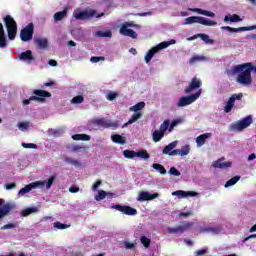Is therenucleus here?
<instances>
[{
	"label": "nucleus",
	"instance_id": "51",
	"mask_svg": "<svg viewBox=\"0 0 256 256\" xmlns=\"http://www.w3.org/2000/svg\"><path fill=\"white\" fill-rule=\"evenodd\" d=\"M203 59H205L203 56H193L190 58L189 63L190 65H193L194 63H197V61H203Z\"/></svg>",
	"mask_w": 256,
	"mask_h": 256
},
{
	"label": "nucleus",
	"instance_id": "29",
	"mask_svg": "<svg viewBox=\"0 0 256 256\" xmlns=\"http://www.w3.org/2000/svg\"><path fill=\"white\" fill-rule=\"evenodd\" d=\"M221 29L222 31H229V33H241L245 31V26L239 28H233L231 26H222Z\"/></svg>",
	"mask_w": 256,
	"mask_h": 256
},
{
	"label": "nucleus",
	"instance_id": "49",
	"mask_svg": "<svg viewBox=\"0 0 256 256\" xmlns=\"http://www.w3.org/2000/svg\"><path fill=\"white\" fill-rule=\"evenodd\" d=\"M202 231L204 233H219V228L218 227H206V228H202Z\"/></svg>",
	"mask_w": 256,
	"mask_h": 256
},
{
	"label": "nucleus",
	"instance_id": "14",
	"mask_svg": "<svg viewBox=\"0 0 256 256\" xmlns=\"http://www.w3.org/2000/svg\"><path fill=\"white\" fill-rule=\"evenodd\" d=\"M159 197V193L151 194L147 191H140L137 197V201L144 202V201H153Z\"/></svg>",
	"mask_w": 256,
	"mask_h": 256
},
{
	"label": "nucleus",
	"instance_id": "50",
	"mask_svg": "<svg viewBox=\"0 0 256 256\" xmlns=\"http://www.w3.org/2000/svg\"><path fill=\"white\" fill-rule=\"evenodd\" d=\"M65 162L66 163H69V165H73L74 167H79V162L76 160V159H73V158H65Z\"/></svg>",
	"mask_w": 256,
	"mask_h": 256
},
{
	"label": "nucleus",
	"instance_id": "4",
	"mask_svg": "<svg viewBox=\"0 0 256 256\" xmlns=\"http://www.w3.org/2000/svg\"><path fill=\"white\" fill-rule=\"evenodd\" d=\"M193 23H199L200 25H205L206 27H214L217 25L216 21L209 20L201 16H190L186 18L184 25H193Z\"/></svg>",
	"mask_w": 256,
	"mask_h": 256
},
{
	"label": "nucleus",
	"instance_id": "64",
	"mask_svg": "<svg viewBox=\"0 0 256 256\" xmlns=\"http://www.w3.org/2000/svg\"><path fill=\"white\" fill-rule=\"evenodd\" d=\"M170 157H175L176 155H179V149L172 150L169 153Z\"/></svg>",
	"mask_w": 256,
	"mask_h": 256
},
{
	"label": "nucleus",
	"instance_id": "17",
	"mask_svg": "<svg viewBox=\"0 0 256 256\" xmlns=\"http://www.w3.org/2000/svg\"><path fill=\"white\" fill-rule=\"evenodd\" d=\"M18 59H20V61H25L26 63H33V61H35V57L31 50L20 53Z\"/></svg>",
	"mask_w": 256,
	"mask_h": 256
},
{
	"label": "nucleus",
	"instance_id": "32",
	"mask_svg": "<svg viewBox=\"0 0 256 256\" xmlns=\"http://www.w3.org/2000/svg\"><path fill=\"white\" fill-rule=\"evenodd\" d=\"M233 107H235V98L230 97L226 106L224 107L225 113H231Z\"/></svg>",
	"mask_w": 256,
	"mask_h": 256
},
{
	"label": "nucleus",
	"instance_id": "40",
	"mask_svg": "<svg viewBox=\"0 0 256 256\" xmlns=\"http://www.w3.org/2000/svg\"><path fill=\"white\" fill-rule=\"evenodd\" d=\"M176 41L175 40H170V41H164L158 44L159 49H167L170 45H175Z\"/></svg>",
	"mask_w": 256,
	"mask_h": 256
},
{
	"label": "nucleus",
	"instance_id": "16",
	"mask_svg": "<svg viewBox=\"0 0 256 256\" xmlns=\"http://www.w3.org/2000/svg\"><path fill=\"white\" fill-rule=\"evenodd\" d=\"M96 14H97V11L95 10L82 11L78 14H75V19L85 21L87 19H91V17H95Z\"/></svg>",
	"mask_w": 256,
	"mask_h": 256
},
{
	"label": "nucleus",
	"instance_id": "55",
	"mask_svg": "<svg viewBox=\"0 0 256 256\" xmlns=\"http://www.w3.org/2000/svg\"><path fill=\"white\" fill-rule=\"evenodd\" d=\"M54 227H56V229H68L69 225L63 224L61 222H55Z\"/></svg>",
	"mask_w": 256,
	"mask_h": 256
},
{
	"label": "nucleus",
	"instance_id": "26",
	"mask_svg": "<svg viewBox=\"0 0 256 256\" xmlns=\"http://www.w3.org/2000/svg\"><path fill=\"white\" fill-rule=\"evenodd\" d=\"M225 23L227 22H231V23H239V21H243V19H241V17L237 14H233V15H226L224 18Z\"/></svg>",
	"mask_w": 256,
	"mask_h": 256
},
{
	"label": "nucleus",
	"instance_id": "22",
	"mask_svg": "<svg viewBox=\"0 0 256 256\" xmlns=\"http://www.w3.org/2000/svg\"><path fill=\"white\" fill-rule=\"evenodd\" d=\"M209 137H211V134L209 133L201 134L200 136H198L196 138V143L198 147H203V144L207 142V139H209Z\"/></svg>",
	"mask_w": 256,
	"mask_h": 256
},
{
	"label": "nucleus",
	"instance_id": "6",
	"mask_svg": "<svg viewBox=\"0 0 256 256\" xmlns=\"http://www.w3.org/2000/svg\"><path fill=\"white\" fill-rule=\"evenodd\" d=\"M35 33V25L33 23H29L26 27H24L20 31V39L24 43L27 41H31L33 39V34Z\"/></svg>",
	"mask_w": 256,
	"mask_h": 256
},
{
	"label": "nucleus",
	"instance_id": "57",
	"mask_svg": "<svg viewBox=\"0 0 256 256\" xmlns=\"http://www.w3.org/2000/svg\"><path fill=\"white\" fill-rule=\"evenodd\" d=\"M231 97H232V99H234V102L241 101V99H243V93L233 94Z\"/></svg>",
	"mask_w": 256,
	"mask_h": 256
},
{
	"label": "nucleus",
	"instance_id": "7",
	"mask_svg": "<svg viewBox=\"0 0 256 256\" xmlns=\"http://www.w3.org/2000/svg\"><path fill=\"white\" fill-rule=\"evenodd\" d=\"M111 209H116V211H119L124 215H130V216L137 215V209L127 205L115 204L111 206Z\"/></svg>",
	"mask_w": 256,
	"mask_h": 256
},
{
	"label": "nucleus",
	"instance_id": "1",
	"mask_svg": "<svg viewBox=\"0 0 256 256\" xmlns=\"http://www.w3.org/2000/svg\"><path fill=\"white\" fill-rule=\"evenodd\" d=\"M251 71H253L251 62L236 65L231 68L233 75L240 73L237 76V82L240 83V85H251L253 81L251 78Z\"/></svg>",
	"mask_w": 256,
	"mask_h": 256
},
{
	"label": "nucleus",
	"instance_id": "25",
	"mask_svg": "<svg viewBox=\"0 0 256 256\" xmlns=\"http://www.w3.org/2000/svg\"><path fill=\"white\" fill-rule=\"evenodd\" d=\"M67 8H65L63 11L60 12H56L54 14V21L56 23H59V21H63V19H65V17H67Z\"/></svg>",
	"mask_w": 256,
	"mask_h": 256
},
{
	"label": "nucleus",
	"instance_id": "38",
	"mask_svg": "<svg viewBox=\"0 0 256 256\" xmlns=\"http://www.w3.org/2000/svg\"><path fill=\"white\" fill-rule=\"evenodd\" d=\"M123 155L126 159H134V157H137V152L134 150H124Z\"/></svg>",
	"mask_w": 256,
	"mask_h": 256
},
{
	"label": "nucleus",
	"instance_id": "37",
	"mask_svg": "<svg viewBox=\"0 0 256 256\" xmlns=\"http://www.w3.org/2000/svg\"><path fill=\"white\" fill-rule=\"evenodd\" d=\"M142 109H145V102H138L136 105L130 108V111L138 113V111H141Z\"/></svg>",
	"mask_w": 256,
	"mask_h": 256
},
{
	"label": "nucleus",
	"instance_id": "44",
	"mask_svg": "<svg viewBox=\"0 0 256 256\" xmlns=\"http://www.w3.org/2000/svg\"><path fill=\"white\" fill-rule=\"evenodd\" d=\"M169 129V120H164V122L160 125V130L164 135Z\"/></svg>",
	"mask_w": 256,
	"mask_h": 256
},
{
	"label": "nucleus",
	"instance_id": "47",
	"mask_svg": "<svg viewBox=\"0 0 256 256\" xmlns=\"http://www.w3.org/2000/svg\"><path fill=\"white\" fill-rule=\"evenodd\" d=\"M107 197V192H105V190H100L98 192V195L95 196V199L97 201H103V199H105Z\"/></svg>",
	"mask_w": 256,
	"mask_h": 256
},
{
	"label": "nucleus",
	"instance_id": "56",
	"mask_svg": "<svg viewBox=\"0 0 256 256\" xmlns=\"http://www.w3.org/2000/svg\"><path fill=\"white\" fill-rule=\"evenodd\" d=\"M16 225L13 223L5 224L4 226L1 227L2 231H5V229H15Z\"/></svg>",
	"mask_w": 256,
	"mask_h": 256
},
{
	"label": "nucleus",
	"instance_id": "18",
	"mask_svg": "<svg viewBox=\"0 0 256 256\" xmlns=\"http://www.w3.org/2000/svg\"><path fill=\"white\" fill-rule=\"evenodd\" d=\"M120 35H123L124 37H131V39H137V32L123 25L120 27Z\"/></svg>",
	"mask_w": 256,
	"mask_h": 256
},
{
	"label": "nucleus",
	"instance_id": "63",
	"mask_svg": "<svg viewBox=\"0 0 256 256\" xmlns=\"http://www.w3.org/2000/svg\"><path fill=\"white\" fill-rule=\"evenodd\" d=\"M6 189L9 191L11 189H15V187H17V184L15 183H9L5 185Z\"/></svg>",
	"mask_w": 256,
	"mask_h": 256
},
{
	"label": "nucleus",
	"instance_id": "53",
	"mask_svg": "<svg viewBox=\"0 0 256 256\" xmlns=\"http://www.w3.org/2000/svg\"><path fill=\"white\" fill-rule=\"evenodd\" d=\"M91 63H99V61H105V57L103 56H92L90 58Z\"/></svg>",
	"mask_w": 256,
	"mask_h": 256
},
{
	"label": "nucleus",
	"instance_id": "19",
	"mask_svg": "<svg viewBox=\"0 0 256 256\" xmlns=\"http://www.w3.org/2000/svg\"><path fill=\"white\" fill-rule=\"evenodd\" d=\"M161 51V48H159V44L153 48H151L147 54L145 55V61L146 63H150L153 57L155 56L156 53H159Z\"/></svg>",
	"mask_w": 256,
	"mask_h": 256
},
{
	"label": "nucleus",
	"instance_id": "20",
	"mask_svg": "<svg viewBox=\"0 0 256 256\" xmlns=\"http://www.w3.org/2000/svg\"><path fill=\"white\" fill-rule=\"evenodd\" d=\"M34 43L38 49H47L49 40L47 38H35Z\"/></svg>",
	"mask_w": 256,
	"mask_h": 256
},
{
	"label": "nucleus",
	"instance_id": "45",
	"mask_svg": "<svg viewBox=\"0 0 256 256\" xmlns=\"http://www.w3.org/2000/svg\"><path fill=\"white\" fill-rule=\"evenodd\" d=\"M140 241L146 249L151 245V239L147 238V236H142Z\"/></svg>",
	"mask_w": 256,
	"mask_h": 256
},
{
	"label": "nucleus",
	"instance_id": "60",
	"mask_svg": "<svg viewBox=\"0 0 256 256\" xmlns=\"http://www.w3.org/2000/svg\"><path fill=\"white\" fill-rule=\"evenodd\" d=\"M101 183H102L101 180L96 181V182L92 185V191H97V189H99Z\"/></svg>",
	"mask_w": 256,
	"mask_h": 256
},
{
	"label": "nucleus",
	"instance_id": "2",
	"mask_svg": "<svg viewBox=\"0 0 256 256\" xmlns=\"http://www.w3.org/2000/svg\"><path fill=\"white\" fill-rule=\"evenodd\" d=\"M3 21L7 29L8 39H10V41H15V37H17V22L11 15H6L3 18Z\"/></svg>",
	"mask_w": 256,
	"mask_h": 256
},
{
	"label": "nucleus",
	"instance_id": "5",
	"mask_svg": "<svg viewBox=\"0 0 256 256\" xmlns=\"http://www.w3.org/2000/svg\"><path fill=\"white\" fill-rule=\"evenodd\" d=\"M199 97H201V89H199L195 94L182 96L177 103V107H187V105L195 103Z\"/></svg>",
	"mask_w": 256,
	"mask_h": 256
},
{
	"label": "nucleus",
	"instance_id": "41",
	"mask_svg": "<svg viewBox=\"0 0 256 256\" xmlns=\"http://www.w3.org/2000/svg\"><path fill=\"white\" fill-rule=\"evenodd\" d=\"M136 157H140V159L147 160L151 157V155H149L147 153V150H141V151L136 152Z\"/></svg>",
	"mask_w": 256,
	"mask_h": 256
},
{
	"label": "nucleus",
	"instance_id": "31",
	"mask_svg": "<svg viewBox=\"0 0 256 256\" xmlns=\"http://www.w3.org/2000/svg\"><path fill=\"white\" fill-rule=\"evenodd\" d=\"M37 211H39V209H37V207L25 208L24 210L21 211V216L29 217V215H31V213H37Z\"/></svg>",
	"mask_w": 256,
	"mask_h": 256
},
{
	"label": "nucleus",
	"instance_id": "58",
	"mask_svg": "<svg viewBox=\"0 0 256 256\" xmlns=\"http://www.w3.org/2000/svg\"><path fill=\"white\" fill-rule=\"evenodd\" d=\"M18 127L19 129H29V122H20Z\"/></svg>",
	"mask_w": 256,
	"mask_h": 256
},
{
	"label": "nucleus",
	"instance_id": "59",
	"mask_svg": "<svg viewBox=\"0 0 256 256\" xmlns=\"http://www.w3.org/2000/svg\"><path fill=\"white\" fill-rule=\"evenodd\" d=\"M202 15H205V17H215V13L207 10H202Z\"/></svg>",
	"mask_w": 256,
	"mask_h": 256
},
{
	"label": "nucleus",
	"instance_id": "34",
	"mask_svg": "<svg viewBox=\"0 0 256 256\" xmlns=\"http://www.w3.org/2000/svg\"><path fill=\"white\" fill-rule=\"evenodd\" d=\"M152 167L155 169V171H158V173H160V175H167V170L165 169V167L163 165L154 163V164H152Z\"/></svg>",
	"mask_w": 256,
	"mask_h": 256
},
{
	"label": "nucleus",
	"instance_id": "36",
	"mask_svg": "<svg viewBox=\"0 0 256 256\" xmlns=\"http://www.w3.org/2000/svg\"><path fill=\"white\" fill-rule=\"evenodd\" d=\"M191 152V146L185 145L181 149H179V155L180 157H185L186 155H189Z\"/></svg>",
	"mask_w": 256,
	"mask_h": 256
},
{
	"label": "nucleus",
	"instance_id": "8",
	"mask_svg": "<svg viewBox=\"0 0 256 256\" xmlns=\"http://www.w3.org/2000/svg\"><path fill=\"white\" fill-rule=\"evenodd\" d=\"M193 227V222H186L184 225L176 226L175 228H168L167 231L171 235H176L179 233L182 235V233H185V231H190V229Z\"/></svg>",
	"mask_w": 256,
	"mask_h": 256
},
{
	"label": "nucleus",
	"instance_id": "10",
	"mask_svg": "<svg viewBox=\"0 0 256 256\" xmlns=\"http://www.w3.org/2000/svg\"><path fill=\"white\" fill-rule=\"evenodd\" d=\"M94 123L100 127H104V129H109V127L117 129L119 127V121L111 122V120H105L103 118L96 119Z\"/></svg>",
	"mask_w": 256,
	"mask_h": 256
},
{
	"label": "nucleus",
	"instance_id": "43",
	"mask_svg": "<svg viewBox=\"0 0 256 256\" xmlns=\"http://www.w3.org/2000/svg\"><path fill=\"white\" fill-rule=\"evenodd\" d=\"M117 97H119V93L117 92H108V94L106 95V99L108 101H115V99H117Z\"/></svg>",
	"mask_w": 256,
	"mask_h": 256
},
{
	"label": "nucleus",
	"instance_id": "54",
	"mask_svg": "<svg viewBox=\"0 0 256 256\" xmlns=\"http://www.w3.org/2000/svg\"><path fill=\"white\" fill-rule=\"evenodd\" d=\"M24 149H37V144L34 143H22Z\"/></svg>",
	"mask_w": 256,
	"mask_h": 256
},
{
	"label": "nucleus",
	"instance_id": "28",
	"mask_svg": "<svg viewBox=\"0 0 256 256\" xmlns=\"http://www.w3.org/2000/svg\"><path fill=\"white\" fill-rule=\"evenodd\" d=\"M164 137L165 134L161 130H155L152 134L154 143H159V141H161Z\"/></svg>",
	"mask_w": 256,
	"mask_h": 256
},
{
	"label": "nucleus",
	"instance_id": "24",
	"mask_svg": "<svg viewBox=\"0 0 256 256\" xmlns=\"http://www.w3.org/2000/svg\"><path fill=\"white\" fill-rule=\"evenodd\" d=\"M111 139L113 143H117L118 145H125L127 143V140L125 137L119 135V134H114L111 136Z\"/></svg>",
	"mask_w": 256,
	"mask_h": 256
},
{
	"label": "nucleus",
	"instance_id": "23",
	"mask_svg": "<svg viewBox=\"0 0 256 256\" xmlns=\"http://www.w3.org/2000/svg\"><path fill=\"white\" fill-rule=\"evenodd\" d=\"M231 165H233V163H231V162L222 163L221 159H219L213 163V167H215V169H227V168L231 167Z\"/></svg>",
	"mask_w": 256,
	"mask_h": 256
},
{
	"label": "nucleus",
	"instance_id": "61",
	"mask_svg": "<svg viewBox=\"0 0 256 256\" xmlns=\"http://www.w3.org/2000/svg\"><path fill=\"white\" fill-rule=\"evenodd\" d=\"M69 191H70V193H79V187H78V186H75V185H72V186L69 188Z\"/></svg>",
	"mask_w": 256,
	"mask_h": 256
},
{
	"label": "nucleus",
	"instance_id": "12",
	"mask_svg": "<svg viewBox=\"0 0 256 256\" xmlns=\"http://www.w3.org/2000/svg\"><path fill=\"white\" fill-rule=\"evenodd\" d=\"M251 123H253V117L247 116L242 120L236 122V124L234 125V129H237V131H243V129H247V127H249Z\"/></svg>",
	"mask_w": 256,
	"mask_h": 256
},
{
	"label": "nucleus",
	"instance_id": "15",
	"mask_svg": "<svg viewBox=\"0 0 256 256\" xmlns=\"http://www.w3.org/2000/svg\"><path fill=\"white\" fill-rule=\"evenodd\" d=\"M172 195L173 197H179V199H187V197H197V192L178 190L172 192Z\"/></svg>",
	"mask_w": 256,
	"mask_h": 256
},
{
	"label": "nucleus",
	"instance_id": "27",
	"mask_svg": "<svg viewBox=\"0 0 256 256\" xmlns=\"http://www.w3.org/2000/svg\"><path fill=\"white\" fill-rule=\"evenodd\" d=\"M142 114L141 112H136L131 116V119L128 120L122 127L125 128L127 125H132V123H135V121H139L141 119Z\"/></svg>",
	"mask_w": 256,
	"mask_h": 256
},
{
	"label": "nucleus",
	"instance_id": "21",
	"mask_svg": "<svg viewBox=\"0 0 256 256\" xmlns=\"http://www.w3.org/2000/svg\"><path fill=\"white\" fill-rule=\"evenodd\" d=\"M7 47V38L5 37V28L3 23L0 22V49Z\"/></svg>",
	"mask_w": 256,
	"mask_h": 256
},
{
	"label": "nucleus",
	"instance_id": "13",
	"mask_svg": "<svg viewBox=\"0 0 256 256\" xmlns=\"http://www.w3.org/2000/svg\"><path fill=\"white\" fill-rule=\"evenodd\" d=\"M43 186H45V181H36L20 189V191L18 192V195H25L26 193L33 191V189H36V187H43Z\"/></svg>",
	"mask_w": 256,
	"mask_h": 256
},
{
	"label": "nucleus",
	"instance_id": "39",
	"mask_svg": "<svg viewBox=\"0 0 256 256\" xmlns=\"http://www.w3.org/2000/svg\"><path fill=\"white\" fill-rule=\"evenodd\" d=\"M239 179H241V176H234L225 183L224 187H233V185H235L239 181Z\"/></svg>",
	"mask_w": 256,
	"mask_h": 256
},
{
	"label": "nucleus",
	"instance_id": "52",
	"mask_svg": "<svg viewBox=\"0 0 256 256\" xmlns=\"http://www.w3.org/2000/svg\"><path fill=\"white\" fill-rule=\"evenodd\" d=\"M169 173L173 175L174 177H181V172L177 170L175 167H171L169 170Z\"/></svg>",
	"mask_w": 256,
	"mask_h": 256
},
{
	"label": "nucleus",
	"instance_id": "35",
	"mask_svg": "<svg viewBox=\"0 0 256 256\" xmlns=\"http://www.w3.org/2000/svg\"><path fill=\"white\" fill-rule=\"evenodd\" d=\"M197 37H200V39H202V41H204V43H207L210 45H213V43H215V40L209 38V35H207V34L200 33V34H197Z\"/></svg>",
	"mask_w": 256,
	"mask_h": 256
},
{
	"label": "nucleus",
	"instance_id": "62",
	"mask_svg": "<svg viewBox=\"0 0 256 256\" xmlns=\"http://www.w3.org/2000/svg\"><path fill=\"white\" fill-rule=\"evenodd\" d=\"M122 26L124 27H137V25H135V22L131 21V22H125L124 24H122Z\"/></svg>",
	"mask_w": 256,
	"mask_h": 256
},
{
	"label": "nucleus",
	"instance_id": "33",
	"mask_svg": "<svg viewBox=\"0 0 256 256\" xmlns=\"http://www.w3.org/2000/svg\"><path fill=\"white\" fill-rule=\"evenodd\" d=\"M177 141L171 142L170 144H168L167 146L164 147L163 149V154L164 155H169V153H171L173 151V149H175V147H177Z\"/></svg>",
	"mask_w": 256,
	"mask_h": 256
},
{
	"label": "nucleus",
	"instance_id": "30",
	"mask_svg": "<svg viewBox=\"0 0 256 256\" xmlns=\"http://www.w3.org/2000/svg\"><path fill=\"white\" fill-rule=\"evenodd\" d=\"M74 141H91V136L87 134H74L72 135Z\"/></svg>",
	"mask_w": 256,
	"mask_h": 256
},
{
	"label": "nucleus",
	"instance_id": "3",
	"mask_svg": "<svg viewBox=\"0 0 256 256\" xmlns=\"http://www.w3.org/2000/svg\"><path fill=\"white\" fill-rule=\"evenodd\" d=\"M33 95L29 99L23 100V105H29L31 101H39L40 103H45V98L51 97V93L45 90L36 89L33 90Z\"/></svg>",
	"mask_w": 256,
	"mask_h": 256
},
{
	"label": "nucleus",
	"instance_id": "46",
	"mask_svg": "<svg viewBox=\"0 0 256 256\" xmlns=\"http://www.w3.org/2000/svg\"><path fill=\"white\" fill-rule=\"evenodd\" d=\"M83 101H85V98H83L82 95H78L72 98L71 103L74 105H79V103H83Z\"/></svg>",
	"mask_w": 256,
	"mask_h": 256
},
{
	"label": "nucleus",
	"instance_id": "9",
	"mask_svg": "<svg viewBox=\"0 0 256 256\" xmlns=\"http://www.w3.org/2000/svg\"><path fill=\"white\" fill-rule=\"evenodd\" d=\"M5 203V200L0 198V219H3V217L9 215L13 209H15V205L11 203ZM4 204V205H3Z\"/></svg>",
	"mask_w": 256,
	"mask_h": 256
},
{
	"label": "nucleus",
	"instance_id": "11",
	"mask_svg": "<svg viewBox=\"0 0 256 256\" xmlns=\"http://www.w3.org/2000/svg\"><path fill=\"white\" fill-rule=\"evenodd\" d=\"M201 85H203L201 79L193 77L188 87L184 90V93L189 95V93H192V91H195V89H199Z\"/></svg>",
	"mask_w": 256,
	"mask_h": 256
},
{
	"label": "nucleus",
	"instance_id": "42",
	"mask_svg": "<svg viewBox=\"0 0 256 256\" xmlns=\"http://www.w3.org/2000/svg\"><path fill=\"white\" fill-rule=\"evenodd\" d=\"M96 35L97 37H113V32L111 30L98 31Z\"/></svg>",
	"mask_w": 256,
	"mask_h": 256
},
{
	"label": "nucleus",
	"instance_id": "48",
	"mask_svg": "<svg viewBox=\"0 0 256 256\" xmlns=\"http://www.w3.org/2000/svg\"><path fill=\"white\" fill-rule=\"evenodd\" d=\"M55 179H57V175H52L48 181L46 182V189H51L53 183H55Z\"/></svg>",
	"mask_w": 256,
	"mask_h": 256
}]
</instances>
